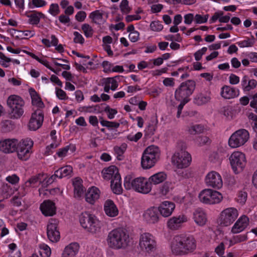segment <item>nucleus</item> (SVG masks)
I'll list each match as a JSON object with an SVG mask.
<instances>
[{"label":"nucleus","mask_w":257,"mask_h":257,"mask_svg":"<svg viewBox=\"0 0 257 257\" xmlns=\"http://www.w3.org/2000/svg\"><path fill=\"white\" fill-rule=\"evenodd\" d=\"M254 43L253 38L247 39L246 40L237 42V44L240 47H252Z\"/></svg>","instance_id":"45"},{"label":"nucleus","mask_w":257,"mask_h":257,"mask_svg":"<svg viewBox=\"0 0 257 257\" xmlns=\"http://www.w3.org/2000/svg\"><path fill=\"white\" fill-rule=\"evenodd\" d=\"M102 42L103 45H105L106 48H110V46L108 44H111L112 42V39L109 36H106L103 38Z\"/></svg>","instance_id":"61"},{"label":"nucleus","mask_w":257,"mask_h":257,"mask_svg":"<svg viewBox=\"0 0 257 257\" xmlns=\"http://www.w3.org/2000/svg\"><path fill=\"white\" fill-rule=\"evenodd\" d=\"M102 174L103 178L107 180H112L116 174H119L117 168L115 166H110L106 169H104L102 171Z\"/></svg>","instance_id":"30"},{"label":"nucleus","mask_w":257,"mask_h":257,"mask_svg":"<svg viewBox=\"0 0 257 257\" xmlns=\"http://www.w3.org/2000/svg\"><path fill=\"white\" fill-rule=\"evenodd\" d=\"M173 164L178 169H183L189 166L191 162V155L185 150L181 149L172 156Z\"/></svg>","instance_id":"8"},{"label":"nucleus","mask_w":257,"mask_h":257,"mask_svg":"<svg viewBox=\"0 0 257 257\" xmlns=\"http://www.w3.org/2000/svg\"><path fill=\"white\" fill-rule=\"evenodd\" d=\"M74 35L75 36L74 38V41L75 43H83L84 42V38H83L82 36L79 34L77 32H75L74 33Z\"/></svg>","instance_id":"62"},{"label":"nucleus","mask_w":257,"mask_h":257,"mask_svg":"<svg viewBox=\"0 0 257 257\" xmlns=\"http://www.w3.org/2000/svg\"><path fill=\"white\" fill-rule=\"evenodd\" d=\"M79 248V245L77 242L70 243L67 246L63 251L62 257H75Z\"/></svg>","instance_id":"27"},{"label":"nucleus","mask_w":257,"mask_h":257,"mask_svg":"<svg viewBox=\"0 0 257 257\" xmlns=\"http://www.w3.org/2000/svg\"><path fill=\"white\" fill-rule=\"evenodd\" d=\"M193 219L196 223L199 226L204 225L207 220L205 213L200 209H197L194 211Z\"/></svg>","instance_id":"28"},{"label":"nucleus","mask_w":257,"mask_h":257,"mask_svg":"<svg viewBox=\"0 0 257 257\" xmlns=\"http://www.w3.org/2000/svg\"><path fill=\"white\" fill-rule=\"evenodd\" d=\"M18 140L16 139H7L1 142L0 149L6 153L17 152Z\"/></svg>","instance_id":"18"},{"label":"nucleus","mask_w":257,"mask_h":257,"mask_svg":"<svg viewBox=\"0 0 257 257\" xmlns=\"http://www.w3.org/2000/svg\"><path fill=\"white\" fill-rule=\"evenodd\" d=\"M196 87V82L193 80H188L182 82L175 92V99L178 101L188 102L189 97L193 93Z\"/></svg>","instance_id":"5"},{"label":"nucleus","mask_w":257,"mask_h":257,"mask_svg":"<svg viewBox=\"0 0 257 257\" xmlns=\"http://www.w3.org/2000/svg\"><path fill=\"white\" fill-rule=\"evenodd\" d=\"M175 208V205L173 202L165 201L160 205L158 209L163 216L166 217L171 215Z\"/></svg>","instance_id":"19"},{"label":"nucleus","mask_w":257,"mask_h":257,"mask_svg":"<svg viewBox=\"0 0 257 257\" xmlns=\"http://www.w3.org/2000/svg\"><path fill=\"white\" fill-rule=\"evenodd\" d=\"M249 219L245 215L242 216L235 223L231 229L233 233H238L243 231L248 225Z\"/></svg>","instance_id":"21"},{"label":"nucleus","mask_w":257,"mask_h":257,"mask_svg":"<svg viewBox=\"0 0 257 257\" xmlns=\"http://www.w3.org/2000/svg\"><path fill=\"white\" fill-rule=\"evenodd\" d=\"M247 194L245 191H240L239 192L237 198L236 199L237 201L241 204H243L247 199Z\"/></svg>","instance_id":"52"},{"label":"nucleus","mask_w":257,"mask_h":257,"mask_svg":"<svg viewBox=\"0 0 257 257\" xmlns=\"http://www.w3.org/2000/svg\"><path fill=\"white\" fill-rule=\"evenodd\" d=\"M49 13L53 16H56L58 14L59 12V6L58 4H52L51 5L49 10Z\"/></svg>","instance_id":"56"},{"label":"nucleus","mask_w":257,"mask_h":257,"mask_svg":"<svg viewBox=\"0 0 257 257\" xmlns=\"http://www.w3.org/2000/svg\"><path fill=\"white\" fill-rule=\"evenodd\" d=\"M120 10L122 13L128 14L130 12L131 9L128 6L127 0H122L119 6Z\"/></svg>","instance_id":"49"},{"label":"nucleus","mask_w":257,"mask_h":257,"mask_svg":"<svg viewBox=\"0 0 257 257\" xmlns=\"http://www.w3.org/2000/svg\"><path fill=\"white\" fill-rule=\"evenodd\" d=\"M40 209L42 214L46 216H52L56 214L55 204L50 200H45L41 204Z\"/></svg>","instance_id":"17"},{"label":"nucleus","mask_w":257,"mask_h":257,"mask_svg":"<svg viewBox=\"0 0 257 257\" xmlns=\"http://www.w3.org/2000/svg\"><path fill=\"white\" fill-rule=\"evenodd\" d=\"M24 106H18L14 107L13 109H9V111L12 118L18 119L20 118L24 113Z\"/></svg>","instance_id":"37"},{"label":"nucleus","mask_w":257,"mask_h":257,"mask_svg":"<svg viewBox=\"0 0 257 257\" xmlns=\"http://www.w3.org/2000/svg\"><path fill=\"white\" fill-rule=\"evenodd\" d=\"M29 92L32 99V103L33 105H36L39 108L44 107V104L42 101L41 97L35 90L32 88L29 89Z\"/></svg>","instance_id":"31"},{"label":"nucleus","mask_w":257,"mask_h":257,"mask_svg":"<svg viewBox=\"0 0 257 257\" xmlns=\"http://www.w3.org/2000/svg\"><path fill=\"white\" fill-rule=\"evenodd\" d=\"M196 247L194 238L184 234L175 236L171 242L172 251L176 255H183L192 252Z\"/></svg>","instance_id":"1"},{"label":"nucleus","mask_w":257,"mask_h":257,"mask_svg":"<svg viewBox=\"0 0 257 257\" xmlns=\"http://www.w3.org/2000/svg\"><path fill=\"white\" fill-rule=\"evenodd\" d=\"M79 222L81 226L87 232L96 233L100 231V222L94 215L88 212L81 213Z\"/></svg>","instance_id":"4"},{"label":"nucleus","mask_w":257,"mask_h":257,"mask_svg":"<svg viewBox=\"0 0 257 257\" xmlns=\"http://www.w3.org/2000/svg\"><path fill=\"white\" fill-rule=\"evenodd\" d=\"M172 189V183L171 182H166L160 188V192L162 195H166Z\"/></svg>","instance_id":"47"},{"label":"nucleus","mask_w":257,"mask_h":257,"mask_svg":"<svg viewBox=\"0 0 257 257\" xmlns=\"http://www.w3.org/2000/svg\"><path fill=\"white\" fill-rule=\"evenodd\" d=\"M221 96L225 99H231L239 95V91L229 86L224 85L220 92Z\"/></svg>","instance_id":"23"},{"label":"nucleus","mask_w":257,"mask_h":257,"mask_svg":"<svg viewBox=\"0 0 257 257\" xmlns=\"http://www.w3.org/2000/svg\"><path fill=\"white\" fill-rule=\"evenodd\" d=\"M56 95L60 99H66L67 98L66 92L61 89L56 88Z\"/></svg>","instance_id":"58"},{"label":"nucleus","mask_w":257,"mask_h":257,"mask_svg":"<svg viewBox=\"0 0 257 257\" xmlns=\"http://www.w3.org/2000/svg\"><path fill=\"white\" fill-rule=\"evenodd\" d=\"M139 245L142 250L150 252L155 250L156 242L150 233H144L140 236Z\"/></svg>","instance_id":"12"},{"label":"nucleus","mask_w":257,"mask_h":257,"mask_svg":"<svg viewBox=\"0 0 257 257\" xmlns=\"http://www.w3.org/2000/svg\"><path fill=\"white\" fill-rule=\"evenodd\" d=\"M10 186L8 184L4 185L3 186V192L6 197L10 196L12 193V189L10 188Z\"/></svg>","instance_id":"60"},{"label":"nucleus","mask_w":257,"mask_h":257,"mask_svg":"<svg viewBox=\"0 0 257 257\" xmlns=\"http://www.w3.org/2000/svg\"><path fill=\"white\" fill-rule=\"evenodd\" d=\"M139 37V33L137 31H134L130 33L129 35L130 40L133 42H135L138 41Z\"/></svg>","instance_id":"63"},{"label":"nucleus","mask_w":257,"mask_h":257,"mask_svg":"<svg viewBox=\"0 0 257 257\" xmlns=\"http://www.w3.org/2000/svg\"><path fill=\"white\" fill-rule=\"evenodd\" d=\"M124 186L127 190L133 189L138 192L147 194L151 190V184L149 180L144 177H138L133 179L130 175L126 176L124 179Z\"/></svg>","instance_id":"3"},{"label":"nucleus","mask_w":257,"mask_h":257,"mask_svg":"<svg viewBox=\"0 0 257 257\" xmlns=\"http://www.w3.org/2000/svg\"><path fill=\"white\" fill-rule=\"evenodd\" d=\"M7 105L9 109L18 106H24L25 102L23 98L17 95H11L7 99Z\"/></svg>","instance_id":"26"},{"label":"nucleus","mask_w":257,"mask_h":257,"mask_svg":"<svg viewBox=\"0 0 257 257\" xmlns=\"http://www.w3.org/2000/svg\"><path fill=\"white\" fill-rule=\"evenodd\" d=\"M104 210L106 214L110 217H115L118 214L116 206L111 200H107L104 205Z\"/></svg>","instance_id":"22"},{"label":"nucleus","mask_w":257,"mask_h":257,"mask_svg":"<svg viewBox=\"0 0 257 257\" xmlns=\"http://www.w3.org/2000/svg\"><path fill=\"white\" fill-rule=\"evenodd\" d=\"M204 127L201 124H196L193 125L189 130V132L192 135L201 134L204 132Z\"/></svg>","instance_id":"43"},{"label":"nucleus","mask_w":257,"mask_h":257,"mask_svg":"<svg viewBox=\"0 0 257 257\" xmlns=\"http://www.w3.org/2000/svg\"><path fill=\"white\" fill-rule=\"evenodd\" d=\"M166 177V174L164 172H161L151 176L148 180L152 187V184L157 185L163 182Z\"/></svg>","instance_id":"34"},{"label":"nucleus","mask_w":257,"mask_h":257,"mask_svg":"<svg viewBox=\"0 0 257 257\" xmlns=\"http://www.w3.org/2000/svg\"><path fill=\"white\" fill-rule=\"evenodd\" d=\"M6 180L12 184H15L19 182V178L16 175H13L7 177Z\"/></svg>","instance_id":"59"},{"label":"nucleus","mask_w":257,"mask_h":257,"mask_svg":"<svg viewBox=\"0 0 257 257\" xmlns=\"http://www.w3.org/2000/svg\"><path fill=\"white\" fill-rule=\"evenodd\" d=\"M198 197L201 202L208 204L219 203L223 199L220 192L210 189L202 190L199 193Z\"/></svg>","instance_id":"7"},{"label":"nucleus","mask_w":257,"mask_h":257,"mask_svg":"<svg viewBox=\"0 0 257 257\" xmlns=\"http://www.w3.org/2000/svg\"><path fill=\"white\" fill-rule=\"evenodd\" d=\"M100 123L103 126H106L108 128H117L119 126V123L116 122L109 121L105 120L102 119V117L100 118Z\"/></svg>","instance_id":"42"},{"label":"nucleus","mask_w":257,"mask_h":257,"mask_svg":"<svg viewBox=\"0 0 257 257\" xmlns=\"http://www.w3.org/2000/svg\"><path fill=\"white\" fill-rule=\"evenodd\" d=\"M126 147L127 145L125 143H123L120 147H115L114 148V150L115 153L118 155L117 157L118 160H120V158H118V156H120L123 154L126 149Z\"/></svg>","instance_id":"53"},{"label":"nucleus","mask_w":257,"mask_h":257,"mask_svg":"<svg viewBox=\"0 0 257 257\" xmlns=\"http://www.w3.org/2000/svg\"><path fill=\"white\" fill-rule=\"evenodd\" d=\"M89 18L94 23L99 24L102 22L103 14L99 11L96 10L90 14Z\"/></svg>","instance_id":"40"},{"label":"nucleus","mask_w":257,"mask_h":257,"mask_svg":"<svg viewBox=\"0 0 257 257\" xmlns=\"http://www.w3.org/2000/svg\"><path fill=\"white\" fill-rule=\"evenodd\" d=\"M257 82L254 79H251L248 81V84L245 87V91H249L251 89H253L256 86Z\"/></svg>","instance_id":"57"},{"label":"nucleus","mask_w":257,"mask_h":257,"mask_svg":"<svg viewBox=\"0 0 257 257\" xmlns=\"http://www.w3.org/2000/svg\"><path fill=\"white\" fill-rule=\"evenodd\" d=\"M232 168L235 173L241 172L246 165L245 155L240 152H235L229 158Z\"/></svg>","instance_id":"10"},{"label":"nucleus","mask_w":257,"mask_h":257,"mask_svg":"<svg viewBox=\"0 0 257 257\" xmlns=\"http://www.w3.org/2000/svg\"><path fill=\"white\" fill-rule=\"evenodd\" d=\"M238 215V211L234 208H228L224 209L220 214V224L224 226L230 225L235 220Z\"/></svg>","instance_id":"13"},{"label":"nucleus","mask_w":257,"mask_h":257,"mask_svg":"<svg viewBox=\"0 0 257 257\" xmlns=\"http://www.w3.org/2000/svg\"><path fill=\"white\" fill-rule=\"evenodd\" d=\"M211 97L209 94L200 93L194 98V103L197 105H202L210 101Z\"/></svg>","instance_id":"33"},{"label":"nucleus","mask_w":257,"mask_h":257,"mask_svg":"<svg viewBox=\"0 0 257 257\" xmlns=\"http://www.w3.org/2000/svg\"><path fill=\"white\" fill-rule=\"evenodd\" d=\"M43 15L41 13L37 14H33L29 16V22L30 23L36 25L38 24L40 22V17L42 16Z\"/></svg>","instance_id":"48"},{"label":"nucleus","mask_w":257,"mask_h":257,"mask_svg":"<svg viewBox=\"0 0 257 257\" xmlns=\"http://www.w3.org/2000/svg\"><path fill=\"white\" fill-rule=\"evenodd\" d=\"M249 133L245 129H240L234 133L228 141L229 145L235 148L244 144L249 139Z\"/></svg>","instance_id":"9"},{"label":"nucleus","mask_w":257,"mask_h":257,"mask_svg":"<svg viewBox=\"0 0 257 257\" xmlns=\"http://www.w3.org/2000/svg\"><path fill=\"white\" fill-rule=\"evenodd\" d=\"M14 128V125L11 120H5L1 122V130L4 133L11 131Z\"/></svg>","instance_id":"39"},{"label":"nucleus","mask_w":257,"mask_h":257,"mask_svg":"<svg viewBox=\"0 0 257 257\" xmlns=\"http://www.w3.org/2000/svg\"><path fill=\"white\" fill-rule=\"evenodd\" d=\"M205 182L208 186L217 189L221 188L223 184L221 176L215 171H211L207 175Z\"/></svg>","instance_id":"15"},{"label":"nucleus","mask_w":257,"mask_h":257,"mask_svg":"<svg viewBox=\"0 0 257 257\" xmlns=\"http://www.w3.org/2000/svg\"><path fill=\"white\" fill-rule=\"evenodd\" d=\"M99 190L95 187L89 188L85 194V200L91 204H93L99 198Z\"/></svg>","instance_id":"25"},{"label":"nucleus","mask_w":257,"mask_h":257,"mask_svg":"<svg viewBox=\"0 0 257 257\" xmlns=\"http://www.w3.org/2000/svg\"><path fill=\"white\" fill-rule=\"evenodd\" d=\"M247 239V236L245 235H238L233 236L230 240V245H232L235 243L245 241Z\"/></svg>","instance_id":"46"},{"label":"nucleus","mask_w":257,"mask_h":257,"mask_svg":"<svg viewBox=\"0 0 257 257\" xmlns=\"http://www.w3.org/2000/svg\"><path fill=\"white\" fill-rule=\"evenodd\" d=\"M208 18V15H205L202 16L200 15L197 14L195 15L194 19L197 24H201L206 23Z\"/></svg>","instance_id":"54"},{"label":"nucleus","mask_w":257,"mask_h":257,"mask_svg":"<svg viewBox=\"0 0 257 257\" xmlns=\"http://www.w3.org/2000/svg\"><path fill=\"white\" fill-rule=\"evenodd\" d=\"M187 217L184 215L174 216L168 220L167 226L171 230H177L181 226L182 223L187 221Z\"/></svg>","instance_id":"20"},{"label":"nucleus","mask_w":257,"mask_h":257,"mask_svg":"<svg viewBox=\"0 0 257 257\" xmlns=\"http://www.w3.org/2000/svg\"><path fill=\"white\" fill-rule=\"evenodd\" d=\"M73 172L72 167L70 166H66L61 167L56 170V175H58V178L61 179L70 175Z\"/></svg>","instance_id":"36"},{"label":"nucleus","mask_w":257,"mask_h":257,"mask_svg":"<svg viewBox=\"0 0 257 257\" xmlns=\"http://www.w3.org/2000/svg\"><path fill=\"white\" fill-rule=\"evenodd\" d=\"M104 111L107 113V117L110 119H113L114 117V115L117 113L116 109L111 108L109 105L106 106Z\"/></svg>","instance_id":"50"},{"label":"nucleus","mask_w":257,"mask_h":257,"mask_svg":"<svg viewBox=\"0 0 257 257\" xmlns=\"http://www.w3.org/2000/svg\"><path fill=\"white\" fill-rule=\"evenodd\" d=\"M44 120V114L40 110H38L32 114L28 124L29 130L36 131L39 128Z\"/></svg>","instance_id":"16"},{"label":"nucleus","mask_w":257,"mask_h":257,"mask_svg":"<svg viewBox=\"0 0 257 257\" xmlns=\"http://www.w3.org/2000/svg\"><path fill=\"white\" fill-rule=\"evenodd\" d=\"M58 221L54 219H50L47 226V233L49 239L56 242L59 240L60 234L58 228Z\"/></svg>","instance_id":"14"},{"label":"nucleus","mask_w":257,"mask_h":257,"mask_svg":"<svg viewBox=\"0 0 257 257\" xmlns=\"http://www.w3.org/2000/svg\"><path fill=\"white\" fill-rule=\"evenodd\" d=\"M82 180L79 178H76L73 182L74 192L75 196L80 197L84 193V187L82 184Z\"/></svg>","instance_id":"35"},{"label":"nucleus","mask_w":257,"mask_h":257,"mask_svg":"<svg viewBox=\"0 0 257 257\" xmlns=\"http://www.w3.org/2000/svg\"><path fill=\"white\" fill-rule=\"evenodd\" d=\"M111 188L113 192L116 194H120L122 192L121 185V177L120 174H116L111 181Z\"/></svg>","instance_id":"29"},{"label":"nucleus","mask_w":257,"mask_h":257,"mask_svg":"<svg viewBox=\"0 0 257 257\" xmlns=\"http://www.w3.org/2000/svg\"><path fill=\"white\" fill-rule=\"evenodd\" d=\"M225 246L223 242H221L215 248V252L218 256H221L224 253Z\"/></svg>","instance_id":"55"},{"label":"nucleus","mask_w":257,"mask_h":257,"mask_svg":"<svg viewBox=\"0 0 257 257\" xmlns=\"http://www.w3.org/2000/svg\"><path fill=\"white\" fill-rule=\"evenodd\" d=\"M43 177L44 174L40 173L32 177L26 182V186L27 187L37 186L38 184L39 185L43 182L45 179Z\"/></svg>","instance_id":"32"},{"label":"nucleus","mask_w":257,"mask_h":257,"mask_svg":"<svg viewBox=\"0 0 257 257\" xmlns=\"http://www.w3.org/2000/svg\"><path fill=\"white\" fill-rule=\"evenodd\" d=\"M158 211V209L156 207L148 209L144 214V217L146 221L150 223H155L158 222L159 218Z\"/></svg>","instance_id":"24"},{"label":"nucleus","mask_w":257,"mask_h":257,"mask_svg":"<svg viewBox=\"0 0 257 257\" xmlns=\"http://www.w3.org/2000/svg\"><path fill=\"white\" fill-rule=\"evenodd\" d=\"M159 156L158 147L155 146L148 147L145 150L142 157V167L145 169L152 168L157 162Z\"/></svg>","instance_id":"6"},{"label":"nucleus","mask_w":257,"mask_h":257,"mask_svg":"<svg viewBox=\"0 0 257 257\" xmlns=\"http://www.w3.org/2000/svg\"><path fill=\"white\" fill-rule=\"evenodd\" d=\"M82 30H83V33L86 37L88 38L91 37L92 36L93 34V30L89 25L87 24H84L82 25Z\"/></svg>","instance_id":"44"},{"label":"nucleus","mask_w":257,"mask_h":257,"mask_svg":"<svg viewBox=\"0 0 257 257\" xmlns=\"http://www.w3.org/2000/svg\"><path fill=\"white\" fill-rule=\"evenodd\" d=\"M40 254L42 257H49L51 255V251L50 248L45 244H41L39 245Z\"/></svg>","instance_id":"41"},{"label":"nucleus","mask_w":257,"mask_h":257,"mask_svg":"<svg viewBox=\"0 0 257 257\" xmlns=\"http://www.w3.org/2000/svg\"><path fill=\"white\" fill-rule=\"evenodd\" d=\"M86 17V14L84 11L79 12L76 15V19L79 22H82Z\"/></svg>","instance_id":"64"},{"label":"nucleus","mask_w":257,"mask_h":257,"mask_svg":"<svg viewBox=\"0 0 257 257\" xmlns=\"http://www.w3.org/2000/svg\"><path fill=\"white\" fill-rule=\"evenodd\" d=\"M150 28L154 31H160L163 29V26L159 21H154L151 23Z\"/></svg>","instance_id":"51"},{"label":"nucleus","mask_w":257,"mask_h":257,"mask_svg":"<svg viewBox=\"0 0 257 257\" xmlns=\"http://www.w3.org/2000/svg\"><path fill=\"white\" fill-rule=\"evenodd\" d=\"M42 42L47 47H56L58 45V40L54 35H51L48 39H43Z\"/></svg>","instance_id":"38"},{"label":"nucleus","mask_w":257,"mask_h":257,"mask_svg":"<svg viewBox=\"0 0 257 257\" xmlns=\"http://www.w3.org/2000/svg\"><path fill=\"white\" fill-rule=\"evenodd\" d=\"M109 247L119 249L125 248L130 242L128 234L126 232L121 229H116L110 231L107 239Z\"/></svg>","instance_id":"2"},{"label":"nucleus","mask_w":257,"mask_h":257,"mask_svg":"<svg viewBox=\"0 0 257 257\" xmlns=\"http://www.w3.org/2000/svg\"><path fill=\"white\" fill-rule=\"evenodd\" d=\"M33 146L31 139L27 138L22 140L17 145V155L22 160H27L30 156V150Z\"/></svg>","instance_id":"11"}]
</instances>
